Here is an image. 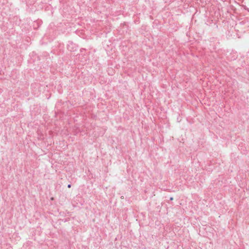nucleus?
<instances>
[{
	"mask_svg": "<svg viewBox=\"0 0 249 249\" xmlns=\"http://www.w3.org/2000/svg\"><path fill=\"white\" fill-rule=\"evenodd\" d=\"M68 188H70L71 187V186L70 184H69V185H68Z\"/></svg>",
	"mask_w": 249,
	"mask_h": 249,
	"instance_id": "nucleus-1",
	"label": "nucleus"
}]
</instances>
